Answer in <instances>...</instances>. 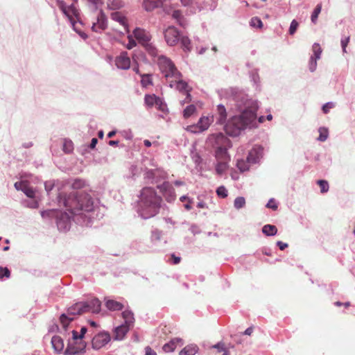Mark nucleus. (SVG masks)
Listing matches in <instances>:
<instances>
[{"mask_svg":"<svg viewBox=\"0 0 355 355\" xmlns=\"http://www.w3.org/2000/svg\"><path fill=\"white\" fill-rule=\"evenodd\" d=\"M59 206H64L69 212L60 211L55 219L58 229L60 232H67L71 225V220L81 226H91L95 211L94 202L90 195L74 191L66 196L59 193L57 196Z\"/></svg>","mask_w":355,"mask_h":355,"instance_id":"obj_1","label":"nucleus"},{"mask_svg":"<svg viewBox=\"0 0 355 355\" xmlns=\"http://www.w3.org/2000/svg\"><path fill=\"white\" fill-rule=\"evenodd\" d=\"M222 98L227 101L232 109L239 112L241 114L257 118L259 103L257 100L251 98L243 89L238 87H229L222 89L220 92Z\"/></svg>","mask_w":355,"mask_h":355,"instance_id":"obj_2","label":"nucleus"},{"mask_svg":"<svg viewBox=\"0 0 355 355\" xmlns=\"http://www.w3.org/2000/svg\"><path fill=\"white\" fill-rule=\"evenodd\" d=\"M139 197L137 212L141 218L144 220L151 218L159 212L162 198L157 195L155 188L144 187Z\"/></svg>","mask_w":355,"mask_h":355,"instance_id":"obj_3","label":"nucleus"},{"mask_svg":"<svg viewBox=\"0 0 355 355\" xmlns=\"http://www.w3.org/2000/svg\"><path fill=\"white\" fill-rule=\"evenodd\" d=\"M244 114L233 116L225 124V131L231 137H237L247 128L257 127V118Z\"/></svg>","mask_w":355,"mask_h":355,"instance_id":"obj_4","label":"nucleus"},{"mask_svg":"<svg viewBox=\"0 0 355 355\" xmlns=\"http://www.w3.org/2000/svg\"><path fill=\"white\" fill-rule=\"evenodd\" d=\"M208 141L215 148V157L217 161H230V157L227 150L231 147L230 140L223 133L212 134Z\"/></svg>","mask_w":355,"mask_h":355,"instance_id":"obj_5","label":"nucleus"},{"mask_svg":"<svg viewBox=\"0 0 355 355\" xmlns=\"http://www.w3.org/2000/svg\"><path fill=\"white\" fill-rule=\"evenodd\" d=\"M56 4L62 13L69 20L73 31H76L83 39L86 40L88 37L87 35L85 33L79 31L76 26V21L73 17L76 18L80 23V21L79 19V10L75 5L71 3L69 6H67L63 0H56Z\"/></svg>","mask_w":355,"mask_h":355,"instance_id":"obj_6","label":"nucleus"},{"mask_svg":"<svg viewBox=\"0 0 355 355\" xmlns=\"http://www.w3.org/2000/svg\"><path fill=\"white\" fill-rule=\"evenodd\" d=\"M159 69L166 79H179L182 78V73L177 69L172 60L164 55H160L157 60Z\"/></svg>","mask_w":355,"mask_h":355,"instance_id":"obj_7","label":"nucleus"},{"mask_svg":"<svg viewBox=\"0 0 355 355\" xmlns=\"http://www.w3.org/2000/svg\"><path fill=\"white\" fill-rule=\"evenodd\" d=\"M85 305L83 302L75 303L67 309V313H62L60 317V321L64 329H67L69 323L73 320L74 316L80 315L85 311Z\"/></svg>","mask_w":355,"mask_h":355,"instance_id":"obj_8","label":"nucleus"},{"mask_svg":"<svg viewBox=\"0 0 355 355\" xmlns=\"http://www.w3.org/2000/svg\"><path fill=\"white\" fill-rule=\"evenodd\" d=\"M167 178V173L160 168L146 169L144 173V179L151 184L157 183Z\"/></svg>","mask_w":355,"mask_h":355,"instance_id":"obj_9","label":"nucleus"},{"mask_svg":"<svg viewBox=\"0 0 355 355\" xmlns=\"http://www.w3.org/2000/svg\"><path fill=\"white\" fill-rule=\"evenodd\" d=\"M213 121V116L210 118L208 116H202L196 124L188 126L187 130L194 134L201 133L209 128Z\"/></svg>","mask_w":355,"mask_h":355,"instance_id":"obj_10","label":"nucleus"},{"mask_svg":"<svg viewBox=\"0 0 355 355\" xmlns=\"http://www.w3.org/2000/svg\"><path fill=\"white\" fill-rule=\"evenodd\" d=\"M157 188L159 189L167 202H172L175 200V189L169 182L165 181L163 184L157 185Z\"/></svg>","mask_w":355,"mask_h":355,"instance_id":"obj_11","label":"nucleus"},{"mask_svg":"<svg viewBox=\"0 0 355 355\" xmlns=\"http://www.w3.org/2000/svg\"><path fill=\"white\" fill-rule=\"evenodd\" d=\"M164 39L168 46H173L178 44L180 35L174 26H169L164 31Z\"/></svg>","mask_w":355,"mask_h":355,"instance_id":"obj_12","label":"nucleus"},{"mask_svg":"<svg viewBox=\"0 0 355 355\" xmlns=\"http://www.w3.org/2000/svg\"><path fill=\"white\" fill-rule=\"evenodd\" d=\"M111 340L110 335L107 331L97 334L92 339V345L94 349H100L105 346Z\"/></svg>","mask_w":355,"mask_h":355,"instance_id":"obj_13","label":"nucleus"},{"mask_svg":"<svg viewBox=\"0 0 355 355\" xmlns=\"http://www.w3.org/2000/svg\"><path fill=\"white\" fill-rule=\"evenodd\" d=\"M86 344L83 341L68 343L64 355H82L85 352Z\"/></svg>","mask_w":355,"mask_h":355,"instance_id":"obj_14","label":"nucleus"},{"mask_svg":"<svg viewBox=\"0 0 355 355\" xmlns=\"http://www.w3.org/2000/svg\"><path fill=\"white\" fill-rule=\"evenodd\" d=\"M107 27V19L102 10L99 11L96 17V22H94L92 30L96 33H101Z\"/></svg>","mask_w":355,"mask_h":355,"instance_id":"obj_15","label":"nucleus"},{"mask_svg":"<svg viewBox=\"0 0 355 355\" xmlns=\"http://www.w3.org/2000/svg\"><path fill=\"white\" fill-rule=\"evenodd\" d=\"M263 150L261 146H254L248 153V162L252 164L258 163L262 157Z\"/></svg>","mask_w":355,"mask_h":355,"instance_id":"obj_16","label":"nucleus"},{"mask_svg":"<svg viewBox=\"0 0 355 355\" xmlns=\"http://www.w3.org/2000/svg\"><path fill=\"white\" fill-rule=\"evenodd\" d=\"M115 65L118 69L127 70L130 67V60L126 51H123L115 58Z\"/></svg>","mask_w":355,"mask_h":355,"instance_id":"obj_17","label":"nucleus"},{"mask_svg":"<svg viewBox=\"0 0 355 355\" xmlns=\"http://www.w3.org/2000/svg\"><path fill=\"white\" fill-rule=\"evenodd\" d=\"M133 34L135 37L142 46L150 42L151 40V35L150 33L143 28H136L133 31Z\"/></svg>","mask_w":355,"mask_h":355,"instance_id":"obj_18","label":"nucleus"},{"mask_svg":"<svg viewBox=\"0 0 355 355\" xmlns=\"http://www.w3.org/2000/svg\"><path fill=\"white\" fill-rule=\"evenodd\" d=\"M216 123L218 125H224L227 123V112L223 104H218L216 109Z\"/></svg>","mask_w":355,"mask_h":355,"instance_id":"obj_19","label":"nucleus"},{"mask_svg":"<svg viewBox=\"0 0 355 355\" xmlns=\"http://www.w3.org/2000/svg\"><path fill=\"white\" fill-rule=\"evenodd\" d=\"M85 305V311L98 313L101 311V302L98 298H93L90 301L83 302Z\"/></svg>","mask_w":355,"mask_h":355,"instance_id":"obj_20","label":"nucleus"},{"mask_svg":"<svg viewBox=\"0 0 355 355\" xmlns=\"http://www.w3.org/2000/svg\"><path fill=\"white\" fill-rule=\"evenodd\" d=\"M170 87H175L176 89L180 92L185 94L187 92H191V88L189 87L188 83L180 78L175 79L174 81H171L168 84Z\"/></svg>","mask_w":355,"mask_h":355,"instance_id":"obj_21","label":"nucleus"},{"mask_svg":"<svg viewBox=\"0 0 355 355\" xmlns=\"http://www.w3.org/2000/svg\"><path fill=\"white\" fill-rule=\"evenodd\" d=\"M131 327L125 324H121L114 329V339L116 340H122L127 333L129 331Z\"/></svg>","mask_w":355,"mask_h":355,"instance_id":"obj_22","label":"nucleus"},{"mask_svg":"<svg viewBox=\"0 0 355 355\" xmlns=\"http://www.w3.org/2000/svg\"><path fill=\"white\" fill-rule=\"evenodd\" d=\"M184 344L182 339L175 338L171 339L168 343L164 345L162 349L165 352H172L175 350L177 345L182 346Z\"/></svg>","mask_w":355,"mask_h":355,"instance_id":"obj_23","label":"nucleus"},{"mask_svg":"<svg viewBox=\"0 0 355 355\" xmlns=\"http://www.w3.org/2000/svg\"><path fill=\"white\" fill-rule=\"evenodd\" d=\"M105 305L111 311H121L124 307L122 303L107 298H105Z\"/></svg>","mask_w":355,"mask_h":355,"instance_id":"obj_24","label":"nucleus"},{"mask_svg":"<svg viewBox=\"0 0 355 355\" xmlns=\"http://www.w3.org/2000/svg\"><path fill=\"white\" fill-rule=\"evenodd\" d=\"M51 345L55 352L60 353L63 351L64 341L60 336H53L51 338Z\"/></svg>","mask_w":355,"mask_h":355,"instance_id":"obj_25","label":"nucleus"},{"mask_svg":"<svg viewBox=\"0 0 355 355\" xmlns=\"http://www.w3.org/2000/svg\"><path fill=\"white\" fill-rule=\"evenodd\" d=\"M162 0H144L143 6L146 11H152L162 5Z\"/></svg>","mask_w":355,"mask_h":355,"instance_id":"obj_26","label":"nucleus"},{"mask_svg":"<svg viewBox=\"0 0 355 355\" xmlns=\"http://www.w3.org/2000/svg\"><path fill=\"white\" fill-rule=\"evenodd\" d=\"M122 317L124 319V323L127 325L132 327L135 323L134 313L130 310H125L122 312Z\"/></svg>","mask_w":355,"mask_h":355,"instance_id":"obj_27","label":"nucleus"},{"mask_svg":"<svg viewBox=\"0 0 355 355\" xmlns=\"http://www.w3.org/2000/svg\"><path fill=\"white\" fill-rule=\"evenodd\" d=\"M198 351V347L195 344L188 345L180 352V355H195Z\"/></svg>","mask_w":355,"mask_h":355,"instance_id":"obj_28","label":"nucleus"},{"mask_svg":"<svg viewBox=\"0 0 355 355\" xmlns=\"http://www.w3.org/2000/svg\"><path fill=\"white\" fill-rule=\"evenodd\" d=\"M159 98V96H156L154 94H146L144 96V104L146 106V107L151 108L154 105H155V103L157 101V100Z\"/></svg>","mask_w":355,"mask_h":355,"instance_id":"obj_29","label":"nucleus"},{"mask_svg":"<svg viewBox=\"0 0 355 355\" xmlns=\"http://www.w3.org/2000/svg\"><path fill=\"white\" fill-rule=\"evenodd\" d=\"M229 161H218L215 166L216 173L218 175H223L228 168Z\"/></svg>","mask_w":355,"mask_h":355,"instance_id":"obj_30","label":"nucleus"},{"mask_svg":"<svg viewBox=\"0 0 355 355\" xmlns=\"http://www.w3.org/2000/svg\"><path fill=\"white\" fill-rule=\"evenodd\" d=\"M111 17L113 20L118 21L121 25L124 26L125 29L128 31L127 20L123 15L119 12H115L112 14Z\"/></svg>","mask_w":355,"mask_h":355,"instance_id":"obj_31","label":"nucleus"},{"mask_svg":"<svg viewBox=\"0 0 355 355\" xmlns=\"http://www.w3.org/2000/svg\"><path fill=\"white\" fill-rule=\"evenodd\" d=\"M145 50L148 53V54L153 57V58H158L160 56L159 55V51L156 48V46L151 42H148V44H145L144 46Z\"/></svg>","mask_w":355,"mask_h":355,"instance_id":"obj_32","label":"nucleus"},{"mask_svg":"<svg viewBox=\"0 0 355 355\" xmlns=\"http://www.w3.org/2000/svg\"><path fill=\"white\" fill-rule=\"evenodd\" d=\"M58 212H60L58 209H47L41 211V216L44 219H56Z\"/></svg>","mask_w":355,"mask_h":355,"instance_id":"obj_33","label":"nucleus"},{"mask_svg":"<svg viewBox=\"0 0 355 355\" xmlns=\"http://www.w3.org/2000/svg\"><path fill=\"white\" fill-rule=\"evenodd\" d=\"M181 47L184 51H190L191 49V40L187 36H182L180 37Z\"/></svg>","mask_w":355,"mask_h":355,"instance_id":"obj_34","label":"nucleus"},{"mask_svg":"<svg viewBox=\"0 0 355 355\" xmlns=\"http://www.w3.org/2000/svg\"><path fill=\"white\" fill-rule=\"evenodd\" d=\"M262 232L268 236H275L277 232L276 226L273 225H265L262 227Z\"/></svg>","mask_w":355,"mask_h":355,"instance_id":"obj_35","label":"nucleus"},{"mask_svg":"<svg viewBox=\"0 0 355 355\" xmlns=\"http://www.w3.org/2000/svg\"><path fill=\"white\" fill-rule=\"evenodd\" d=\"M141 78V85L143 87H148L150 85H153V78L151 74H140Z\"/></svg>","mask_w":355,"mask_h":355,"instance_id":"obj_36","label":"nucleus"},{"mask_svg":"<svg viewBox=\"0 0 355 355\" xmlns=\"http://www.w3.org/2000/svg\"><path fill=\"white\" fill-rule=\"evenodd\" d=\"M250 162H248V159L244 160L243 159H238L236 162V167L239 169L241 172H245L249 170L250 168Z\"/></svg>","mask_w":355,"mask_h":355,"instance_id":"obj_37","label":"nucleus"},{"mask_svg":"<svg viewBox=\"0 0 355 355\" xmlns=\"http://www.w3.org/2000/svg\"><path fill=\"white\" fill-rule=\"evenodd\" d=\"M172 17L173 19H176L177 22L181 26L184 27L186 25L185 19L180 10H174L172 13Z\"/></svg>","mask_w":355,"mask_h":355,"instance_id":"obj_38","label":"nucleus"},{"mask_svg":"<svg viewBox=\"0 0 355 355\" xmlns=\"http://www.w3.org/2000/svg\"><path fill=\"white\" fill-rule=\"evenodd\" d=\"M124 3L122 0H110L107 6L110 10H118L122 8Z\"/></svg>","mask_w":355,"mask_h":355,"instance_id":"obj_39","label":"nucleus"},{"mask_svg":"<svg viewBox=\"0 0 355 355\" xmlns=\"http://www.w3.org/2000/svg\"><path fill=\"white\" fill-rule=\"evenodd\" d=\"M322 10V3H318L314 8L311 15V20L313 24H316L319 14Z\"/></svg>","mask_w":355,"mask_h":355,"instance_id":"obj_40","label":"nucleus"},{"mask_svg":"<svg viewBox=\"0 0 355 355\" xmlns=\"http://www.w3.org/2000/svg\"><path fill=\"white\" fill-rule=\"evenodd\" d=\"M157 101L155 103L157 109L164 114L167 113L168 110L164 101L161 98H159Z\"/></svg>","mask_w":355,"mask_h":355,"instance_id":"obj_41","label":"nucleus"},{"mask_svg":"<svg viewBox=\"0 0 355 355\" xmlns=\"http://www.w3.org/2000/svg\"><path fill=\"white\" fill-rule=\"evenodd\" d=\"M62 150L66 153H70L73 150V144L71 140L64 139Z\"/></svg>","mask_w":355,"mask_h":355,"instance_id":"obj_42","label":"nucleus"},{"mask_svg":"<svg viewBox=\"0 0 355 355\" xmlns=\"http://www.w3.org/2000/svg\"><path fill=\"white\" fill-rule=\"evenodd\" d=\"M319 137H318V140L320 141H324L327 139L329 136L328 129L324 127H321L319 128Z\"/></svg>","mask_w":355,"mask_h":355,"instance_id":"obj_43","label":"nucleus"},{"mask_svg":"<svg viewBox=\"0 0 355 355\" xmlns=\"http://www.w3.org/2000/svg\"><path fill=\"white\" fill-rule=\"evenodd\" d=\"M196 110V107L194 105H187L184 111H183V116L184 118H189L190 117Z\"/></svg>","mask_w":355,"mask_h":355,"instance_id":"obj_44","label":"nucleus"},{"mask_svg":"<svg viewBox=\"0 0 355 355\" xmlns=\"http://www.w3.org/2000/svg\"><path fill=\"white\" fill-rule=\"evenodd\" d=\"M245 205V199L244 197H236L234 201V207L236 209L243 208Z\"/></svg>","mask_w":355,"mask_h":355,"instance_id":"obj_45","label":"nucleus"},{"mask_svg":"<svg viewBox=\"0 0 355 355\" xmlns=\"http://www.w3.org/2000/svg\"><path fill=\"white\" fill-rule=\"evenodd\" d=\"M250 25L254 28H261L263 26L262 21L257 17H253L251 18Z\"/></svg>","mask_w":355,"mask_h":355,"instance_id":"obj_46","label":"nucleus"},{"mask_svg":"<svg viewBox=\"0 0 355 355\" xmlns=\"http://www.w3.org/2000/svg\"><path fill=\"white\" fill-rule=\"evenodd\" d=\"M162 236V231L155 229L151 232V241L153 242L159 241Z\"/></svg>","mask_w":355,"mask_h":355,"instance_id":"obj_47","label":"nucleus"},{"mask_svg":"<svg viewBox=\"0 0 355 355\" xmlns=\"http://www.w3.org/2000/svg\"><path fill=\"white\" fill-rule=\"evenodd\" d=\"M313 55L312 56H313L314 58H315L317 60L320 59L321 53H322V50H321V48H320L319 44H318V43L313 44Z\"/></svg>","mask_w":355,"mask_h":355,"instance_id":"obj_48","label":"nucleus"},{"mask_svg":"<svg viewBox=\"0 0 355 355\" xmlns=\"http://www.w3.org/2000/svg\"><path fill=\"white\" fill-rule=\"evenodd\" d=\"M318 184L320 187V191L321 193H326L329 190V183L327 180H319L318 181Z\"/></svg>","mask_w":355,"mask_h":355,"instance_id":"obj_49","label":"nucleus"},{"mask_svg":"<svg viewBox=\"0 0 355 355\" xmlns=\"http://www.w3.org/2000/svg\"><path fill=\"white\" fill-rule=\"evenodd\" d=\"M22 191L27 197L30 198H34L35 191L33 189L32 187H29L28 184H27V185L25 186V187H24Z\"/></svg>","mask_w":355,"mask_h":355,"instance_id":"obj_50","label":"nucleus"},{"mask_svg":"<svg viewBox=\"0 0 355 355\" xmlns=\"http://www.w3.org/2000/svg\"><path fill=\"white\" fill-rule=\"evenodd\" d=\"M216 194L218 195V197L225 198L227 196L228 191L225 187L220 186L216 189Z\"/></svg>","mask_w":355,"mask_h":355,"instance_id":"obj_51","label":"nucleus"},{"mask_svg":"<svg viewBox=\"0 0 355 355\" xmlns=\"http://www.w3.org/2000/svg\"><path fill=\"white\" fill-rule=\"evenodd\" d=\"M299 23L297 21V20H292L288 30L289 34L291 35H294L297 29Z\"/></svg>","mask_w":355,"mask_h":355,"instance_id":"obj_52","label":"nucleus"},{"mask_svg":"<svg viewBox=\"0 0 355 355\" xmlns=\"http://www.w3.org/2000/svg\"><path fill=\"white\" fill-rule=\"evenodd\" d=\"M85 186V181L80 179H76L72 183V187L74 189H79Z\"/></svg>","mask_w":355,"mask_h":355,"instance_id":"obj_53","label":"nucleus"},{"mask_svg":"<svg viewBox=\"0 0 355 355\" xmlns=\"http://www.w3.org/2000/svg\"><path fill=\"white\" fill-rule=\"evenodd\" d=\"M349 40H350V37L349 36L343 37L341 38L340 44H341V46H342V49H343V53H346L347 52L346 48L347 46L348 43L349 42Z\"/></svg>","mask_w":355,"mask_h":355,"instance_id":"obj_54","label":"nucleus"},{"mask_svg":"<svg viewBox=\"0 0 355 355\" xmlns=\"http://www.w3.org/2000/svg\"><path fill=\"white\" fill-rule=\"evenodd\" d=\"M266 206L272 210H277L278 208V204L274 198H270Z\"/></svg>","mask_w":355,"mask_h":355,"instance_id":"obj_55","label":"nucleus"},{"mask_svg":"<svg viewBox=\"0 0 355 355\" xmlns=\"http://www.w3.org/2000/svg\"><path fill=\"white\" fill-rule=\"evenodd\" d=\"M317 67V59L314 58L313 56H311L310 60H309V70L311 72H313L315 71Z\"/></svg>","mask_w":355,"mask_h":355,"instance_id":"obj_56","label":"nucleus"},{"mask_svg":"<svg viewBox=\"0 0 355 355\" xmlns=\"http://www.w3.org/2000/svg\"><path fill=\"white\" fill-rule=\"evenodd\" d=\"M79 334L75 331H72V338L69 340L68 343H78L79 341H83L82 338H79Z\"/></svg>","mask_w":355,"mask_h":355,"instance_id":"obj_57","label":"nucleus"},{"mask_svg":"<svg viewBox=\"0 0 355 355\" xmlns=\"http://www.w3.org/2000/svg\"><path fill=\"white\" fill-rule=\"evenodd\" d=\"M28 182L26 181H18L14 184V187L16 190L22 191L24 187H25V186H26Z\"/></svg>","mask_w":355,"mask_h":355,"instance_id":"obj_58","label":"nucleus"},{"mask_svg":"<svg viewBox=\"0 0 355 355\" xmlns=\"http://www.w3.org/2000/svg\"><path fill=\"white\" fill-rule=\"evenodd\" d=\"M10 275V272L7 268H3L0 266V279L3 277L8 278Z\"/></svg>","mask_w":355,"mask_h":355,"instance_id":"obj_59","label":"nucleus"},{"mask_svg":"<svg viewBox=\"0 0 355 355\" xmlns=\"http://www.w3.org/2000/svg\"><path fill=\"white\" fill-rule=\"evenodd\" d=\"M334 107V103L333 102H328L322 106V110L324 114H327L329 112V110L333 108Z\"/></svg>","mask_w":355,"mask_h":355,"instance_id":"obj_60","label":"nucleus"},{"mask_svg":"<svg viewBox=\"0 0 355 355\" xmlns=\"http://www.w3.org/2000/svg\"><path fill=\"white\" fill-rule=\"evenodd\" d=\"M128 43L126 46L127 49H132L133 47L136 46L137 45V43L132 38L131 36H128Z\"/></svg>","mask_w":355,"mask_h":355,"instance_id":"obj_61","label":"nucleus"},{"mask_svg":"<svg viewBox=\"0 0 355 355\" xmlns=\"http://www.w3.org/2000/svg\"><path fill=\"white\" fill-rule=\"evenodd\" d=\"M213 347L215 348V349H217L219 352L226 351V349L224 347V344L223 343H221V342H219V343H216V345H214L213 346Z\"/></svg>","mask_w":355,"mask_h":355,"instance_id":"obj_62","label":"nucleus"},{"mask_svg":"<svg viewBox=\"0 0 355 355\" xmlns=\"http://www.w3.org/2000/svg\"><path fill=\"white\" fill-rule=\"evenodd\" d=\"M54 185L50 182H46L44 184L45 190L49 193L53 188Z\"/></svg>","mask_w":355,"mask_h":355,"instance_id":"obj_63","label":"nucleus"},{"mask_svg":"<svg viewBox=\"0 0 355 355\" xmlns=\"http://www.w3.org/2000/svg\"><path fill=\"white\" fill-rule=\"evenodd\" d=\"M145 355H157V354L150 347H146L145 348Z\"/></svg>","mask_w":355,"mask_h":355,"instance_id":"obj_64","label":"nucleus"}]
</instances>
